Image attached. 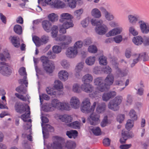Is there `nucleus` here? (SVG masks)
Listing matches in <instances>:
<instances>
[{
	"label": "nucleus",
	"instance_id": "2",
	"mask_svg": "<svg viewBox=\"0 0 149 149\" xmlns=\"http://www.w3.org/2000/svg\"><path fill=\"white\" fill-rule=\"evenodd\" d=\"M123 100L122 96L120 95L116 96L109 103L108 108L112 110L116 111L119 109L118 106L121 103Z\"/></svg>",
	"mask_w": 149,
	"mask_h": 149
},
{
	"label": "nucleus",
	"instance_id": "26",
	"mask_svg": "<svg viewBox=\"0 0 149 149\" xmlns=\"http://www.w3.org/2000/svg\"><path fill=\"white\" fill-rule=\"evenodd\" d=\"M84 64L83 62H81L79 63L76 66L75 69V76L76 77H78L80 76V73L83 68Z\"/></svg>",
	"mask_w": 149,
	"mask_h": 149
},
{
	"label": "nucleus",
	"instance_id": "42",
	"mask_svg": "<svg viewBox=\"0 0 149 149\" xmlns=\"http://www.w3.org/2000/svg\"><path fill=\"white\" fill-rule=\"evenodd\" d=\"M48 19L52 22L57 21L58 20V15L55 13H52L49 14L48 16Z\"/></svg>",
	"mask_w": 149,
	"mask_h": 149
},
{
	"label": "nucleus",
	"instance_id": "33",
	"mask_svg": "<svg viewBox=\"0 0 149 149\" xmlns=\"http://www.w3.org/2000/svg\"><path fill=\"white\" fill-rule=\"evenodd\" d=\"M54 87L58 91H61L63 89V87L62 82L58 80H56L55 81Z\"/></svg>",
	"mask_w": 149,
	"mask_h": 149
},
{
	"label": "nucleus",
	"instance_id": "17",
	"mask_svg": "<svg viewBox=\"0 0 149 149\" xmlns=\"http://www.w3.org/2000/svg\"><path fill=\"white\" fill-rule=\"evenodd\" d=\"M81 88L83 91L87 93H91L94 89L93 86L89 83H83L81 85Z\"/></svg>",
	"mask_w": 149,
	"mask_h": 149
},
{
	"label": "nucleus",
	"instance_id": "51",
	"mask_svg": "<svg viewBox=\"0 0 149 149\" xmlns=\"http://www.w3.org/2000/svg\"><path fill=\"white\" fill-rule=\"evenodd\" d=\"M61 64L65 69H68L70 66L69 63L67 60L65 59L61 61Z\"/></svg>",
	"mask_w": 149,
	"mask_h": 149
},
{
	"label": "nucleus",
	"instance_id": "47",
	"mask_svg": "<svg viewBox=\"0 0 149 149\" xmlns=\"http://www.w3.org/2000/svg\"><path fill=\"white\" fill-rule=\"evenodd\" d=\"M14 30L16 33L18 35H21L22 33V27L19 25L17 24L14 26Z\"/></svg>",
	"mask_w": 149,
	"mask_h": 149
},
{
	"label": "nucleus",
	"instance_id": "53",
	"mask_svg": "<svg viewBox=\"0 0 149 149\" xmlns=\"http://www.w3.org/2000/svg\"><path fill=\"white\" fill-rule=\"evenodd\" d=\"M129 33L133 36H136L138 35V31L135 29L134 26H131L129 27Z\"/></svg>",
	"mask_w": 149,
	"mask_h": 149
},
{
	"label": "nucleus",
	"instance_id": "15",
	"mask_svg": "<svg viewBox=\"0 0 149 149\" xmlns=\"http://www.w3.org/2000/svg\"><path fill=\"white\" fill-rule=\"evenodd\" d=\"M123 29L121 27L115 28L110 30L107 34L108 37L114 36L120 34L123 31Z\"/></svg>",
	"mask_w": 149,
	"mask_h": 149
},
{
	"label": "nucleus",
	"instance_id": "23",
	"mask_svg": "<svg viewBox=\"0 0 149 149\" xmlns=\"http://www.w3.org/2000/svg\"><path fill=\"white\" fill-rule=\"evenodd\" d=\"M60 22H63L67 20H71L73 17L70 14L68 13L61 14L60 16Z\"/></svg>",
	"mask_w": 149,
	"mask_h": 149
},
{
	"label": "nucleus",
	"instance_id": "5",
	"mask_svg": "<svg viewBox=\"0 0 149 149\" xmlns=\"http://www.w3.org/2000/svg\"><path fill=\"white\" fill-rule=\"evenodd\" d=\"M0 73L2 75L8 76L11 73L10 67L7 63L1 62L0 64Z\"/></svg>",
	"mask_w": 149,
	"mask_h": 149
},
{
	"label": "nucleus",
	"instance_id": "35",
	"mask_svg": "<svg viewBox=\"0 0 149 149\" xmlns=\"http://www.w3.org/2000/svg\"><path fill=\"white\" fill-rule=\"evenodd\" d=\"M42 109L47 112L54 111L50 103H47L43 104L42 107Z\"/></svg>",
	"mask_w": 149,
	"mask_h": 149
},
{
	"label": "nucleus",
	"instance_id": "54",
	"mask_svg": "<svg viewBox=\"0 0 149 149\" xmlns=\"http://www.w3.org/2000/svg\"><path fill=\"white\" fill-rule=\"evenodd\" d=\"M129 115L130 118L132 120H136L137 119V116L134 110L132 109L130 110L129 112Z\"/></svg>",
	"mask_w": 149,
	"mask_h": 149
},
{
	"label": "nucleus",
	"instance_id": "62",
	"mask_svg": "<svg viewBox=\"0 0 149 149\" xmlns=\"http://www.w3.org/2000/svg\"><path fill=\"white\" fill-rule=\"evenodd\" d=\"M61 47L58 45H54L52 47L53 51L54 53L58 54L61 52Z\"/></svg>",
	"mask_w": 149,
	"mask_h": 149
},
{
	"label": "nucleus",
	"instance_id": "24",
	"mask_svg": "<svg viewBox=\"0 0 149 149\" xmlns=\"http://www.w3.org/2000/svg\"><path fill=\"white\" fill-rule=\"evenodd\" d=\"M10 40L13 45L16 48L19 47L20 45V39L17 36H11L10 37Z\"/></svg>",
	"mask_w": 149,
	"mask_h": 149
},
{
	"label": "nucleus",
	"instance_id": "8",
	"mask_svg": "<svg viewBox=\"0 0 149 149\" xmlns=\"http://www.w3.org/2000/svg\"><path fill=\"white\" fill-rule=\"evenodd\" d=\"M54 117L56 119H59L61 121L65 123L71 122L72 120V118L71 116L68 114L60 115L56 113L54 114Z\"/></svg>",
	"mask_w": 149,
	"mask_h": 149
},
{
	"label": "nucleus",
	"instance_id": "49",
	"mask_svg": "<svg viewBox=\"0 0 149 149\" xmlns=\"http://www.w3.org/2000/svg\"><path fill=\"white\" fill-rule=\"evenodd\" d=\"M134 126V122L131 119H128L125 125V128L129 130H130Z\"/></svg>",
	"mask_w": 149,
	"mask_h": 149
},
{
	"label": "nucleus",
	"instance_id": "41",
	"mask_svg": "<svg viewBox=\"0 0 149 149\" xmlns=\"http://www.w3.org/2000/svg\"><path fill=\"white\" fill-rule=\"evenodd\" d=\"M72 90L74 93H79L81 92L82 89L80 87V85L77 83H74L72 86Z\"/></svg>",
	"mask_w": 149,
	"mask_h": 149
},
{
	"label": "nucleus",
	"instance_id": "59",
	"mask_svg": "<svg viewBox=\"0 0 149 149\" xmlns=\"http://www.w3.org/2000/svg\"><path fill=\"white\" fill-rule=\"evenodd\" d=\"M76 0H70L68 2V5L71 8H74L76 6Z\"/></svg>",
	"mask_w": 149,
	"mask_h": 149
},
{
	"label": "nucleus",
	"instance_id": "39",
	"mask_svg": "<svg viewBox=\"0 0 149 149\" xmlns=\"http://www.w3.org/2000/svg\"><path fill=\"white\" fill-rule=\"evenodd\" d=\"M68 126L75 129H79L81 126V123L78 121H76L68 125Z\"/></svg>",
	"mask_w": 149,
	"mask_h": 149
},
{
	"label": "nucleus",
	"instance_id": "27",
	"mask_svg": "<svg viewBox=\"0 0 149 149\" xmlns=\"http://www.w3.org/2000/svg\"><path fill=\"white\" fill-rule=\"evenodd\" d=\"M132 41L136 45H139L143 43V39L141 36H136L133 38Z\"/></svg>",
	"mask_w": 149,
	"mask_h": 149
},
{
	"label": "nucleus",
	"instance_id": "11",
	"mask_svg": "<svg viewBox=\"0 0 149 149\" xmlns=\"http://www.w3.org/2000/svg\"><path fill=\"white\" fill-rule=\"evenodd\" d=\"M140 29L141 32L146 34L149 32V24L142 20H140L138 22Z\"/></svg>",
	"mask_w": 149,
	"mask_h": 149
},
{
	"label": "nucleus",
	"instance_id": "36",
	"mask_svg": "<svg viewBox=\"0 0 149 149\" xmlns=\"http://www.w3.org/2000/svg\"><path fill=\"white\" fill-rule=\"evenodd\" d=\"M15 107L16 111L18 113H22L26 110V108L22 105L18 104H16Z\"/></svg>",
	"mask_w": 149,
	"mask_h": 149
},
{
	"label": "nucleus",
	"instance_id": "25",
	"mask_svg": "<svg viewBox=\"0 0 149 149\" xmlns=\"http://www.w3.org/2000/svg\"><path fill=\"white\" fill-rule=\"evenodd\" d=\"M61 102L57 99L54 98L52 100L50 103L54 110L56 109L58 110Z\"/></svg>",
	"mask_w": 149,
	"mask_h": 149
},
{
	"label": "nucleus",
	"instance_id": "4",
	"mask_svg": "<svg viewBox=\"0 0 149 149\" xmlns=\"http://www.w3.org/2000/svg\"><path fill=\"white\" fill-rule=\"evenodd\" d=\"M91 103L90 99L88 97L84 98L81 102V111L84 113H90Z\"/></svg>",
	"mask_w": 149,
	"mask_h": 149
},
{
	"label": "nucleus",
	"instance_id": "22",
	"mask_svg": "<svg viewBox=\"0 0 149 149\" xmlns=\"http://www.w3.org/2000/svg\"><path fill=\"white\" fill-rule=\"evenodd\" d=\"M42 27L46 32H49L51 30L52 24L49 21L45 20L43 21L42 23Z\"/></svg>",
	"mask_w": 149,
	"mask_h": 149
},
{
	"label": "nucleus",
	"instance_id": "52",
	"mask_svg": "<svg viewBox=\"0 0 149 149\" xmlns=\"http://www.w3.org/2000/svg\"><path fill=\"white\" fill-rule=\"evenodd\" d=\"M91 21L92 25L94 26H98L100 24H101L103 23V21L102 20H97L94 19H92Z\"/></svg>",
	"mask_w": 149,
	"mask_h": 149
},
{
	"label": "nucleus",
	"instance_id": "61",
	"mask_svg": "<svg viewBox=\"0 0 149 149\" xmlns=\"http://www.w3.org/2000/svg\"><path fill=\"white\" fill-rule=\"evenodd\" d=\"M83 42L81 40H79L74 43L73 47H74L77 50L78 49L81 48L83 46Z\"/></svg>",
	"mask_w": 149,
	"mask_h": 149
},
{
	"label": "nucleus",
	"instance_id": "16",
	"mask_svg": "<svg viewBox=\"0 0 149 149\" xmlns=\"http://www.w3.org/2000/svg\"><path fill=\"white\" fill-rule=\"evenodd\" d=\"M43 68L47 73H52L55 69V66L54 62L49 61L48 63L43 66Z\"/></svg>",
	"mask_w": 149,
	"mask_h": 149
},
{
	"label": "nucleus",
	"instance_id": "31",
	"mask_svg": "<svg viewBox=\"0 0 149 149\" xmlns=\"http://www.w3.org/2000/svg\"><path fill=\"white\" fill-rule=\"evenodd\" d=\"M128 18L129 23L132 24H135L138 21V17L135 15H129Z\"/></svg>",
	"mask_w": 149,
	"mask_h": 149
},
{
	"label": "nucleus",
	"instance_id": "63",
	"mask_svg": "<svg viewBox=\"0 0 149 149\" xmlns=\"http://www.w3.org/2000/svg\"><path fill=\"white\" fill-rule=\"evenodd\" d=\"M113 41L116 43H119L123 40L122 36L121 35H119L116 36L113 38Z\"/></svg>",
	"mask_w": 149,
	"mask_h": 149
},
{
	"label": "nucleus",
	"instance_id": "44",
	"mask_svg": "<svg viewBox=\"0 0 149 149\" xmlns=\"http://www.w3.org/2000/svg\"><path fill=\"white\" fill-rule=\"evenodd\" d=\"M84 12L82 8H80L75 10L74 12V15L76 18L78 19L80 18V17Z\"/></svg>",
	"mask_w": 149,
	"mask_h": 149
},
{
	"label": "nucleus",
	"instance_id": "28",
	"mask_svg": "<svg viewBox=\"0 0 149 149\" xmlns=\"http://www.w3.org/2000/svg\"><path fill=\"white\" fill-rule=\"evenodd\" d=\"M106 104L104 102L99 104L96 108V112L98 113L104 112L106 109Z\"/></svg>",
	"mask_w": 149,
	"mask_h": 149
},
{
	"label": "nucleus",
	"instance_id": "64",
	"mask_svg": "<svg viewBox=\"0 0 149 149\" xmlns=\"http://www.w3.org/2000/svg\"><path fill=\"white\" fill-rule=\"evenodd\" d=\"M99 61L101 65H105L107 64V58L104 56H101L99 57Z\"/></svg>",
	"mask_w": 149,
	"mask_h": 149
},
{
	"label": "nucleus",
	"instance_id": "56",
	"mask_svg": "<svg viewBox=\"0 0 149 149\" xmlns=\"http://www.w3.org/2000/svg\"><path fill=\"white\" fill-rule=\"evenodd\" d=\"M133 101V98L132 95L130 94L127 95L126 99V104L127 105L132 104Z\"/></svg>",
	"mask_w": 149,
	"mask_h": 149
},
{
	"label": "nucleus",
	"instance_id": "45",
	"mask_svg": "<svg viewBox=\"0 0 149 149\" xmlns=\"http://www.w3.org/2000/svg\"><path fill=\"white\" fill-rule=\"evenodd\" d=\"M76 146L75 142L71 141H67L65 145V147L67 149H74Z\"/></svg>",
	"mask_w": 149,
	"mask_h": 149
},
{
	"label": "nucleus",
	"instance_id": "40",
	"mask_svg": "<svg viewBox=\"0 0 149 149\" xmlns=\"http://www.w3.org/2000/svg\"><path fill=\"white\" fill-rule=\"evenodd\" d=\"M60 22L63 23L62 25L67 29L72 27L74 26V24L72 21L71 20H67L64 21L63 22Z\"/></svg>",
	"mask_w": 149,
	"mask_h": 149
},
{
	"label": "nucleus",
	"instance_id": "7",
	"mask_svg": "<svg viewBox=\"0 0 149 149\" xmlns=\"http://www.w3.org/2000/svg\"><path fill=\"white\" fill-rule=\"evenodd\" d=\"M56 40V41H62V46H67L71 43L72 41V37L69 35H64L59 36L57 37Z\"/></svg>",
	"mask_w": 149,
	"mask_h": 149
},
{
	"label": "nucleus",
	"instance_id": "37",
	"mask_svg": "<svg viewBox=\"0 0 149 149\" xmlns=\"http://www.w3.org/2000/svg\"><path fill=\"white\" fill-rule=\"evenodd\" d=\"M95 61V58L94 56H90L87 58L85 60L86 63L89 66L93 65Z\"/></svg>",
	"mask_w": 149,
	"mask_h": 149
},
{
	"label": "nucleus",
	"instance_id": "9",
	"mask_svg": "<svg viewBox=\"0 0 149 149\" xmlns=\"http://www.w3.org/2000/svg\"><path fill=\"white\" fill-rule=\"evenodd\" d=\"M78 50H77L73 46L68 47L65 52L66 56L70 58H74L77 55Z\"/></svg>",
	"mask_w": 149,
	"mask_h": 149
},
{
	"label": "nucleus",
	"instance_id": "46",
	"mask_svg": "<svg viewBox=\"0 0 149 149\" xmlns=\"http://www.w3.org/2000/svg\"><path fill=\"white\" fill-rule=\"evenodd\" d=\"M32 39L36 46L39 47L42 44V42L41 41V39H40L38 37L34 36L32 38Z\"/></svg>",
	"mask_w": 149,
	"mask_h": 149
},
{
	"label": "nucleus",
	"instance_id": "58",
	"mask_svg": "<svg viewBox=\"0 0 149 149\" xmlns=\"http://www.w3.org/2000/svg\"><path fill=\"white\" fill-rule=\"evenodd\" d=\"M106 19L109 21L113 20L114 19L113 15L108 12L104 15Z\"/></svg>",
	"mask_w": 149,
	"mask_h": 149
},
{
	"label": "nucleus",
	"instance_id": "13",
	"mask_svg": "<svg viewBox=\"0 0 149 149\" xmlns=\"http://www.w3.org/2000/svg\"><path fill=\"white\" fill-rule=\"evenodd\" d=\"M94 84L95 85L99 86L96 89L95 93V95L98 94L100 92H104L102 91L100 89V88L103 87L104 86V84L103 83V79L102 78L98 77L95 79L94 80Z\"/></svg>",
	"mask_w": 149,
	"mask_h": 149
},
{
	"label": "nucleus",
	"instance_id": "34",
	"mask_svg": "<svg viewBox=\"0 0 149 149\" xmlns=\"http://www.w3.org/2000/svg\"><path fill=\"white\" fill-rule=\"evenodd\" d=\"M65 7V4L59 0H56L52 6L58 8H63Z\"/></svg>",
	"mask_w": 149,
	"mask_h": 149
},
{
	"label": "nucleus",
	"instance_id": "20",
	"mask_svg": "<svg viewBox=\"0 0 149 149\" xmlns=\"http://www.w3.org/2000/svg\"><path fill=\"white\" fill-rule=\"evenodd\" d=\"M116 93L115 91H111L107 93H104L103 94L102 97L103 101H107L116 96Z\"/></svg>",
	"mask_w": 149,
	"mask_h": 149
},
{
	"label": "nucleus",
	"instance_id": "30",
	"mask_svg": "<svg viewBox=\"0 0 149 149\" xmlns=\"http://www.w3.org/2000/svg\"><path fill=\"white\" fill-rule=\"evenodd\" d=\"M91 14L92 16L97 18H100L102 16L100 11L97 8L93 9L91 11Z\"/></svg>",
	"mask_w": 149,
	"mask_h": 149
},
{
	"label": "nucleus",
	"instance_id": "10",
	"mask_svg": "<svg viewBox=\"0 0 149 149\" xmlns=\"http://www.w3.org/2000/svg\"><path fill=\"white\" fill-rule=\"evenodd\" d=\"M42 132L43 137L45 139L47 138L49 136V132H52L54 131L53 128L49 124H42Z\"/></svg>",
	"mask_w": 149,
	"mask_h": 149
},
{
	"label": "nucleus",
	"instance_id": "21",
	"mask_svg": "<svg viewBox=\"0 0 149 149\" xmlns=\"http://www.w3.org/2000/svg\"><path fill=\"white\" fill-rule=\"evenodd\" d=\"M93 79L92 75L89 73H87L83 76L81 81L83 83H89L91 82Z\"/></svg>",
	"mask_w": 149,
	"mask_h": 149
},
{
	"label": "nucleus",
	"instance_id": "18",
	"mask_svg": "<svg viewBox=\"0 0 149 149\" xmlns=\"http://www.w3.org/2000/svg\"><path fill=\"white\" fill-rule=\"evenodd\" d=\"M121 135L122 137L120 139V142L121 143H125L128 138L133 136V135H131L129 132L125 130L122 131Z\"/></svg>",
	"mask_w": 149,
	"mask_h": 149
},
{
	"label": "nucleus",
	"instance_id": "3",
	"mask_svg": "<svg viewBox=\"0 0 149 149\" xmlns=\"http://www.w3.org/2000/svg\"><path fill=\"white\" fill-rule=\"evenodd\" d=\"M114 80V77L112 74L108 75L106 77L104 81V86L103 87L100 88L102 91H107L109 88V86L112 85Z\"/></svg>",
	"mask_w": 149,
	"mask_h": 149
},
{
	"label": "nucleus",
	"instance_id": "48",
	"mask_svg": "<svg viewBox=\"0 0 149 149\" xmlns=\"http://www.w3.org/2000/svg\"><path fill=\"white\" fill-rule=\"evenodd\" d=\"M88 50L90 53L95 54L97 52V49L95 45H92L88 47Z\"/></svg>",
	"mask_w": 149,
	"mask_h": 149
},
{
	"label": "nucleus",
	"instance_id": "32",
	"mask_svg": "<svg viewBox=\"0 0 149 149\" xmlns=\"http://www.w3.org/2000/svg\"><path fill=\"white\" fill-rule=\"evenodd\" d=\"M26 112L24 114H22L21 116V118L23 120L24 122H27L29 120V119L28 120L29 118L30 117V108L29 106H26Z\"/></svg>",
	"mask_w": 149,
	"mask_h": 149
},
{
	"label": "nucleus",
	"instance_id": "60",
	"mask_svg": "<svg viewBox=\"0 0 149 149\" xmlns=\"http://www.w3.org/2000/svg\"><path fill=\"white\" fill-rule=\"evenodd\" d=\"M133 58L134 59L133 63L131 65V66L132 67L134 66L135 64L137 63L139 61H140L139 54H136L134 56Z\"/></svg>",
	"mask_w": 149,
	"mask_h": 149
},
{
	"label": "nucleus",
	"instance_id": "14",
	"mask_svg": "<svg viewBox=\"0 0 149 149\" xmlns=\"http://www.w3.org/2000/svg\"><path fill=\"white\" fill-rule=\"evenodd\" d=\"M108 28L104 24L96 26L95 30L96 33L100 35L104 34L108 31Z\"/></svg>",
	"mask_w": 149,
	"mask_h": 149
},
{
	"label": "nucleus",
	"instance_id": "38",
	"mask_svg": "<svg viewBox=\"0 0 149 149\" xmlns=\"http://www.w3.org/2000/svg\"><path fill=\"white\" fill-rule=\"evenodd\" d=\"M66 134L69 138L75 139L77 136L78 132L76 130H72L67 131Z\"/></svg>",
	"mask_w": 149,
	"mask_h": 149
},
{
	"label": "nucleus",
	"instance_id": "6",
	"mask_svg": "<svg viewBox=\"0 0 149 149\" xmlns=\"http://www.w3.org/2000/svg\"><path fill=\"white\" fill-rule=\"evenodd\" d=\"M100 115L95 113L91 114L87 119L88 123L91 125H96L100 122Z\"/></svg>",
	"mask_w": 149,
	"mask_h": 149
},
{
	"label": "nucleus",
	"instance_id": "29",
	"mask_svg": "<svg viewBox=\"0 0 149 149\" xmlns=\"http://www.w3.org/2000/svg\"><path fill=\"white\" fill-rule=\"evenodd\" d=\"M70 105L68 102H60V105L58 110L69 111L70 110Z\"/></svg>",
	"mask_w": 149,
	"mask_h": 149
},
{
	"label": "nucleus",
	"instance_id": "43",
	"mask_svg": "<svg viewBox=\"0 0 149 149\" xmlns=\"http://www.w3.org/2000/svg\"><path fill=\"white\" fill-rule=\"evenodd\" d=\"M60 139L58 136L54 138V147L57 149H62V147L61 144L59 142Z\"/></svg>",
	"mask_w": 149,
	"mask_h": 149
},
{
	"label": "nucleus",
	"instance_id": "50",
	"mask_svg": "<svg viewBox=\"0 0 149 149\" xmlns=\"http://www.w3.org/2000/svg\"><path fill=\"white\" fill-rule=\"evenodd\" d=\"M93 133L96 136H99L101 134V132L100 128L99 127H95L91 129Z\"/></svg>",
	"mask_w": 149,
	"mask_h": 149
},
{
	"label": "nucleus",
	"instance_id": "19",
	"mask_svg": "<svg viewBox=\"0 0 149 149\" xmlns=\"http://www.w3.org/2000/svg\"><path fill=\"white\" fill-rule=\"evenodd\" d=\"M58 76L61 80L65 81L68 79L69 74L66 70H62L58 72Z\"/></svg>",
	"mask_w": 149,
	"mask_h": 149
},
{
	"label": "nucleus",
	"instance_id": "57",
	"mask_svg": "<svg viewBox=\"0 0 149 149\" xmlns=\"http://www.w3.org/2000/svg\"><path fill=\"white\" fill-rule=\"evenodd\" d=\"M138 54L140 60H142L145 61L148 60V56L145 52H143Z\"/></svg>",
	"mask_w": 149,
	"mask_h": 149
},
{
	"label": "nucleus",
	"instance_id": "55",
	"mask_svg": "<svg viewBox=\"0 0 149 149\" xmlns=\"http://www.w3.org/2000/svg\"><path fill=\"white\" fill-rule=\"evenodd\" d=\"M58 27L56 25H54L52 28V34L53 37L55 38L58 33Z\"/></svg>",
	"mask_w": 149,
	"mask_h": 149
},
{
	"label": "nucleus",
	"instance_id": "12",
	"mask_svg": "<svg viewBox=\"0 0 149 149\" xmlns=\"http://www.w3.org/2000/svg\"><path fill=\"white\" fill-rule=\"evenodd\" d=\"M70 106L73 109H77L80 107L81 102L79 98L76 96L72 97L70 101Z\"/></svg>",
	"mask_w": 149,
	"mask_h": 149
},
{
	"label": "nucleus",
	"instance_id": "1",
	"mask_svg": "<svg viewBox=\"0 0 149 149\" xmlns=\"http://www.w3.org/2000/svg\"><path fill=\"white\" fill-rule=\"evenodd\" d=\"M112 63L114 65V68L116 70V72L117 73L116 77L117 78V79L119 78H120V79H118L117 80H116L115 81V84L117 85L120 86H122L123 84V81L122 80V78H121L126 76V74L124 73L118 67V64L117 62H113Z\"/></svg>",
	"mask_w": 149,
	"mask_h": 149
}]
</instances>
